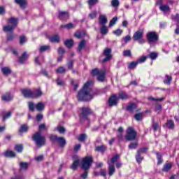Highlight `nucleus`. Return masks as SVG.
Returning <instances> with one entry per match:
<instances>
[{
    "label": "nucleus",
    "mask_w": 179,
    "mask_h": 179,
    "mask_svg": "<svg viewBox=\"0 0 179 179\" xmlns=\"http://www.w3.org/2000/svg\"><path fill=\"white\" fill-rule=\"evenodd\" d=\"M78 166H79V159L73 162L71 169H72V170H76L78 169Z\"/></svg>",
    "instance_id": "obj_40"
},
{
    "label": "nucleus",
    "mask_w": 179,
    "mask_h": 179,
    "mask_svg": "<svg viewBox=\"0 0 179 179\" xmlns=\"http://www.w3.org/2000/svg\"><path fill=\"white\" fill-rule=\"evenodd\" d=\"M139 152L140 151H137V155L136 156L137 163H141V162L143 160V157L141 156V153H139Z\"/></svg>",
    "instance_id": "obj_46"
},
{
    "label": "nucleus",
    "mask_w": 179,
    "mask_h": 179,
    "mask_svg": "<svg viewBox=\"0 0 179 179\" xmlns=\"http://www.w3.org/2000/svg\"><path fill=\"white\" fill-rule=\"evenodd\" d=\"M28 106H29V111H34V108H36V106L34 105V103L28 102Z\"/></svg>",
    "instance_id": "obj_51"
},
{
    "label": "nucleus",
    "mask_w": 179,
    "mask_h": 179,
    "mask_svg": "<svg viewBox=\"0 0 179 179\" xmlns=\"http://www.w3.org/2000/svg\"><path fill=\"white\" fill-rule=\"evenodd\" d=\"M90 113H92V111L89 108H83L80 115V120H86L87 118V115L90 114Z\"/></svg>",
    "instance_id": "obj_9"
},
{
    "label": "nucleus",
    "mask_w": 179,
    "mask_h": 179,
    "mask_svg": "<svg viewBox=\"0 0 179 179\" xmlns=\"http://www.w3.org/2000/svg\"><path fill=\"white\" fill-rule=\"evenodd\" d=\"M27 41V39L26 38V36H21L20 37V44H24Z\"/></svg>",
    "instance_id": "obj_56"
},
{
    "label": "nucleus",
    "mask_w": 179,
    "mask_h": 179,
    "mask_svg": "<svg viewBox=\"0 0 179 179\" xmlns=\"http://www.w3.org/2000/svg\"><path fill=\"white\" fill-rule=\"evenodd\" d=\"M12 115V112L9 111L6 115L3 116V121H5L6 120H8V118H10V117Z\"/></svg>",
    "instance_id": "obj_57"
},
{
    "label": "nucleus",
    "mask_w": 179,
    "mask_h": 179,
    "mask_svg": "<svg viewBox=\"0 0 179 179\" xmlns=\"http://www.w3.org/2000/svg\"><path fill=\"white\" fill-rule=\"evenodd\" d=\"M73 27H75V25H73L72 23L61 25L62 29H67L68 30L70 29H73Z\"/></svg>",
    "instance_id": "obj_39"
},
{
    "label": "nucleus",
    "mask_w": 179,
    "mask_h": 179,
    "mask_svg": "<svg viewBox=\"0 0 179 179\" xmlns=\"http://www.w3.org/2000/svg\"><path fill=\"white\" fill-rule=\"evenodd\" d=\"M156 155H157V159L158 161V164H162V163H163V159L162 158V154L157 152Z\"/></svg>",
    "instance_id": "obj_50"
},
{
    "label": "nucleus",
    "mask_w": 179,
    "mask_h": 179,
    "mask_svg": "<svg viewBox=\"0 0 179 179\" xmlns=\"http://www.w3.org/2000/svg\"><path fill=\"white\" fill-rule=\"evenodd\" d=\"M27 58H29V55H27V52H24L19 58L20 64H24L27 61Z\"/></svg>",
    "instance_id": "obj_20"
},
{
    "label": "nucleus",
    "mask_w": 179,
    "mask_h": 179,
    "mask_svg": "<svg viewBox=\"0 0 179 179\" xmlns=\"http://www.w3.org/2000/svg\"><path fill=\"white\" fill-rule=\"evenodd\" d=\"M15 38V34L13 33H10V34L7 35V40L8 41H12Z\"/></svg>",
    "instance_id": "obj_59"
},
{
    "label": "nucleus",
    "mask_w": 179,
    "mask_h": 179,
    "mask_svg": "<svg viewBox=\"0 0 179 179\" xmlns=\"http://www.w3.org/2000/svg\"><path fill=\"white\" fill-rule=\"evenodd\" d=\"M57 129L59 134H64L65 133V128L62 127H57Z\"/></svg>",
    "instance_id": "obj_64"
},
{
    "label": "nucleus",
    "mask_w": 179,
    "mask_h": 179,
    "mask_svg": "<svg viewBox=\"0 0 179 179\" xmlns=\"http://www.w3.org/2000/svg\"><path fill=\"white\" fill-rule=\"evenodd\" d=\"M171 19L172 20H173L174 22H177V23H179V14L177 13L175 15H172L171 16Z\"/></svg>",
    "instance_id": "obj_55"
},
{
    "label": "nucleus",
    "mask_w": 179,
    "mask_h": 179,
    "mask_svg": "<svg viewBox=\"0 0 179 179\" xmlns=\"http://www.w3.org/2000/svg\"><path fill=\"white\" fill-rule=\"evenodd\" d=\"M24 97L27 99H33V90L30 89H24L21 90Z\"/></svg>",
    "instance_id": "obj_11"
},
{
    "label": "nucleus",
    "mask_w": 179,
    "mask_h": 179,
    "mask_svg": "<svg viewBox=\"0 0 179 179\" xmlns=\"http://www.w3.org/2000/svg\"><path fill=\"white\" fill-rule=\"evenodd\" d=\"M127 110L129 111V113H135L136 111V104L131 103L127 107Z\"/></svg>",
    "instance_id": "obj_18"
},
{
    "label": "nucleus",
    "mask_w": 179,
    "mask_h": 179,
    "mask_svg": "<svg viewBox=\"0 0 179 179\" xmlns=\"http://www.w3.org/2000/svg\"><path fill=\"white\" fill-rule=\"evenodd\" d=\"M2 100H3V101H10L11 100H13V96H12L10 93L7 92L2 96Z\"/></svg>",
    "instance_id": "obj_21"
},
{
    "label": "nucleus",
    "mask_w": 179,
    "mask_h": 179,
    "mask_svg": "<svg viewBox=\"0 0 179 179\" xmlns=\"http://www.w3.org/2000/svg\"><path fill=\"white\" fill-rule=\"evenodd\" d=\"M133 40L138 41L139 44H145V41L143 39V29H138L133 35Z\"/></svg>",
    "instance_id": "obj_5"
},
{
    "label": "nucleus",
    "mask_w": 179,
    "mask_h": 179,
    "mask_svg": "<svg viewBox=\"0 0 179 179\" xmlns=\"http://www.w3.org/2000/svg\"><path fill=\"white\" fill-rule=\"evenodd\" d=\"M171 80H173V78H171V76L166 75L165 76V80H164V83H165L166 85H170V83H171Z\"/></svg>",
    "instance_id": "obj_38"
},
{
    "label": "nucleus",
    "mask_w": 179,
    "mask_h": 179,
    "mask_svg": "<svg viewBox=\"0 0 179 179\" xmlns=\"http://www.w3.org/2000/svg\"><path fill=\"white\" fill-rule=\"evenodd\" d=\"M89 17H90V19H96L97 17V11L94 10L90 13L89 14Z\"/></svg>",
    "instance_id": "obj_47"
},
{
    "label": "nucleus",
    "mask_w": 179,
    "mask_h": 179,
    "mask_svg": "<svg viewBox=\"0 0 179 179\" xmlns=\"http://www.w3.org/2000/svg\"><path fill=\"white\" fill-rule=\"evenodd\" d=\"M44 103L41 102H39L35 105V108L37 110V111H43V110H44Z\"/></svg>",
    "instance_id": "obj_30"
},
{
    "label": "nucleus",
    "mask_w": 179,
    "mask_h": 179,
    "mask_svg": "<svg viewBox=\"0 0 179 179\" xmlns=\"http://www.w3.org/2000/svg\"><path fill=\"white\" fill-rule=\"evenodd\" d=\"M74 62H75L73 60H70L68 62L67 65H68L69 69H72V68H73Z\"/></svg>",
    "instance_id": "obj_60"
},
{
    "label": "nucleus",
    "mask_w": 179,
    "mask_h": 179,
    "mask_svg": "<svg viewBox=\"0 0 179 179\" xmlns=\"http://www.w3.org/2000/svg\"><path fill=\"white\" fill-rule=\"evenodd\" d=\"M136 138V132L134 130V128L129 127L127 131V135L125 138L127 141H134Z\"/></svg>",
    "instance_id": "obj_8"
},
{
    "label": "nucleus",
    "mask_w": 179,
    "mask_h": 179,
    "mask_svg": "<svg viewBox=\"0 0 179 179\" xmlns=\"http://www.w3.org/2000/svg\"><path fill=\"white\" fill-rule=\"evenodd\" d=\"M138 147V143H131L129 145V149H135Z\"/></svg>",
    "instance_id": "obj_63"
},
{
    "label": "nucleus",
    "mask_w": 179,
    "mask_h": 179,
    "mask_svg": "<svg viewBox=\"0 0 179 179\" xmlns=\"http://www.w3.org/2000/svg\"><path fill=\"white\" fill-rule=\"evenodd\" d=\"M117 20L118 18L117 17H114L109 22V27H113V26L117 23Z\"/></svg>",
    "instance_id": "obj_42"
},
{
    "label": "nucleus",
    "mask_w": 179,
    "mask_h": 179,
    "mask_svg": "<svg viewBox=\"0 0 179 179\" xmlns=\"http://www.w3.org/2000/svg\"><path fill=\"white\" fill-rule=\"evenodd\" d=\"M86 134H81L78 137L79 142H85L86 141Z\"/></svg>",
    "instance_id": "obj_52"
},
{
    "label": "nucleus",
    "mask_w": 179,
    "mask_h": 179,
    "mask_svg": "<svg viewBox=\"0 0 179 179\" xmlns=\"http://www.w3.org/2000/svg\"><path fill=\"white\" fill-rule=\"evenodd\" d=\"M50 50V45H43L41 46L39 51L40 52H44L45 51H48Z\"/></svg>",
    "instance_id": "obj_43"
},
{
    "label": "nucleus",
    "mask_w": 179,
    "mask_h": 179,
    "mask_svg": "<svg viewBox=\"0 0 179 179\" xmlns=\"http://www.w3.org/2000/svg\"><path fill=\"white\" fill-rule=\"evenodd\" d=\"M134 118L136 121H141L142 120V113L136 114Z\"/></svg>",
    "instance_id": "obj_61"
},
{
    "label": "nucleus",
    "mask_w": 179,
    "mask_h": 179,
    "mask_svg": "<svg viewBox=\"0 0 179 179\" xmlns=\"http://www.w3.org/2000/svg\"><path fill=\"white\" fill-rule=\"evenodd\" d=\"M108 20L107 19V16L104 15H100L99 17V23L101 26H106Z\"/></svg>",
    "instance_id": "obj_13"
},
{
    "label": "nucleus",
    "mask_w": 179,
    "mask_h": 179,
    "mask_svg": "<svg viewBox=\"0 0 179 179\" xmlns=\"http://www.w3.org/2000/svg\"><path fill=\"white\" fill-rule=\"evenodd\" d=\"M118 103V96L115 94H113L108 100V104L110 107H113V106H117Z\"/></svg>",
    "instance_id": "obj_10"
},
{
    "label": "nucleus",
    "mask_w": 179,
    "mask_h": 179,
    "mask_svg": "<svg viewBox=\"0 0 179 179\" xmlns=\"http://www.w3.org/2000/svg\"><path fill=\"white\" fill-rule=\"evenodd\" d=\"M3 30L5 33H13L15 28L8 24L3 27Z\"/></svg>",
    "instance_id": "obj_19"
},
{
    "label": "nucleus",
    "mask_w": 179,
    "mask_h": 179,
    "mask_svg": "<svg viewBox=\"0 0 179 179\" xmlns=\"http://www.w3.org/2000/svg\"><path fill=\"white\" fill-rule=\"evenodd\" d=\"M15 3L20 5V8H24L27 5L26 0H15Z\"/></svg>",
    "instance_id": "obj_31"
},
{
    "label": "nucleus",
    "mask_w": 179,
    "mask_h": 179,
    "mask_svg": "<svg viewBox=\"0 0 179 179\" xmlns=\"http://www.w3.org/2000/svg\"><path fill=\"white\" fill-rule=\"evenodd\" d=\"M124 57H131V50H127L123 51Z\"/></svg>",
    "instance_id": "obj_62"
},
{
    "label": "nucleus",
    "mask_w": 179,
    "mask_h": 179,
    "mask_svg": "<svg viewBox=\"0 0 179 179\" xmlns=\"http://www.w3.org/2000/svg\"><path fill=\"white\" fill-rule=\"evenodd\" d=\"M138 64H139V62H131L128 66L129 69H134V68H136Z\"/></svg>",
    "instance_id": "obj_41"
},
{
    "label": "nucleus",
    "mask_w": 179,
    "mask_h": 179,
    "mask_svg": "<svg viewBox=\"0 0 179 179\" xmlns=\"http://www.w3.org/2000/svg\"><path fill=\"white\" fill-rule=\"evenodd\" d=\"M98 2H99V0H89L88 5H90V6H93L96 5V3H97Z\"/></svg>",
    "instance_id": "obj_58"
},
{
    "label": "nucleus",
    "mask_w": 179,
    "mask_h": 179,
    "mask_svg": "<svg viewBox=\"0 0 179 179\" xmlns=\"http://www.w3.org/2000/svg\"><path fill=\"white\" fill-rule=\"evenodd\" d=\"M91 74L92 76H97L99 82H104L106 79V71L99 70V69H94L92 71Z\"/></svg>",
    "instance_id": "obj_4"
},
{
    "label": "nucleus",
    "mask_w": 179,
    "mask_h": 179,
    "mask_svg": "<svg viewBox=\"0 0 179 179\" xmlns=\"http://www.w3.org/2000/svg\"><path fill=\"white\" fill-rule=\"evenodd\" d=\"M147 40L149 44L152 45L159 40V36L155 31H150L147 34Z\"/></svg>",
    "instance_id": "obj_7"
},
{
    "label": "nucleus",
    "mask_w": 179,
    "mask_h": 179,
    "mask_svg": "<svg viewBox=\"0 0 179 179\" xmlns=\"http://www.w3.org/2000/svg\"><path fill=\"white\" fill-rule=\"evenodd\" d=\"M64 45H66L67 48H72V45H73V41L72 39L65 41Z\"/></svg>",
    "instance_id": "obj_33"
},
{
    "label": "nucleus",
    "mask_w": 179,
    "mask_h": 179,
    "mask_svg": "<svg viewBox=\"0 0 179 179\" xmlns=\"http://www.w3.org/2000/svg\"><path fill=\"white\" fill-rule=\"evenodd\" d=\"M93 163V158L92 157H85L82 162L81 168L85 170L84 173L81 175L82 178H87V170L90 169L92 166V164Z\"/></svg>",
    "instance_id": "obj_2"
},
{
    "label": "nucleus",
    "mask_w": 179,
    "mask_h": 179,
    "mask_svg": "<svg viewBox=\"0 0 179 179\" xmlns=\"http://www.w3.org/2000/svg\"><path fill=\"white\" fill-rule=\"evenodd\" d=\"M50 43H59V35H54L49 38Z\"/></svg>",
    "instance_id": "obj_24"
},
{
    "label": "nucleus",
    "mask_w": 179,
    "mask_h": 179,
    "mask_svg": "<svg viewBox=\"0 0 179 179\" xmlns=\"http://www.w3.org/2000/svg\"><path fill=\"white\" fill-rule=\"evenodd\" d=\"M93 81H87L83 89L78 92L77 99L79 101H89L94 97L96 92L92 89Z\"/></svg>",
    "instance_id": "obj_1"
},
{
    "label": "nucleus",
    "mask_w": 179,
    "mask_h": 179,
    "mask_svg": "<svg viewBox=\"0 0 179 179\" xmlns=\"http://www.w3.org/2000/svg\"><path fill=\"white\" fill-rule=\"evenodd\" d=\"M1 72L4 75H6V76H8V75H10V73H12V71L9 67H2Z\"/></svg>",
    "instance_id": "obj_26"
},
{
    "label": "nucleus",
    "mask_w": 179,
    "mask_h": 179,
    "mask_svg": "<svg viewBox=\"0 0 179 179\" xmlns=\"http://www.w3.org/2000/svg\"><path fill=\"white\" fill-rule=\"evenodd\" d=\"M85 45H86V41L83 40L81 42H80L78 45V52H80L82 50L85 48Z\"/></svg>",
    "instance_id": "obj_32"
},
{
    "label": "nucleus",
    "mask_w": 179,
    "mask_h": 179,
    "mask_svg": "<svg viewBox=\"0 0 179 179\" xmlns=\"http://www.w3.org/2000/svg\"><path fill=\"white\" fill-rule=\"evenodd\" d=\"M103 55H105L106 58H104L102 61L103 63L107 62V61H110L111 59L112 55H111V49L106 48L103 51Z\"/></svg>",
    "instance_id": "obj_12"
},
{
    "label": "nucleus",
    "mask_w": 179,
    "mask_h": 179,
    "mask_svg": "<svg viewBox=\"0 0 179 179\" xmlns=\"http://www.w3.org/2000/svg\"><path fill=\"white\" fill-rule=\"evenodd\" d=\"M49 138L52 142H57L61 148H64V146L66 145V140H65V138L64 137H58L57 136L50 135Z\"/></svg>",
    "instance_id": "obj_6"
},
{
    "label": "nucleus",
    "mask_w": 179,
    "mask_h": 179,
    "mask_svg": "<svg viewBox=\"0 0 179 179\" xmlns=\"http://www.w3.org/2000/svg\"><path fill=\"white\" fill-rule=\"evenodd\" d=\"M101 34H102L103 36H106L107 33H108V28L106 27V25H102V27L100 28Z\"/></svg>",
    "instance_id": "obj_34"
},
{
    "label": "nucleus",
    "mask_w": 179,
    "mask_h": 179,
    "mask_svg": "<svg viewBox=\"0 0 179 179\" xmlns=\"http://www.w3.org/2000/svg\"><path fill=\"white\" fill-rule=\"evenodd\" d=\"M29 131V127L26 124H22L20 128V132H27Z\"/></svg>",
    "instance_id": "obj_44"
},
{
    "label": "nucleus",
    "mask_w": 179,
    "mask_h": 179,
    "mask_svg": "<svg viewBox=\"0 0 179 179\" xmlns=\"http://www.w3.org/2000/svg\"><path fill=\"white\" fill-rule=\"evenodd\" d=\"M57 73H65L66 72V69L64 68V66H60L56 69Z\"/></svg>",
    "instance_id": "obj_45"
},
{
    "label": "nucleus",
    "mask_w": 179,
    "mask_h": 179,
    "mask_svg": "<svg viewBox=\"0 0 179 179\" xmlns=\"http://www.w3.org/2000/svg\"><path fill=\"white\" fill-rule=\"evenodd\" d=\"M69 17V13L66 11H60L59 12V19L60 20H66Z\"/></svg>",
    "instance_id": "obj_15"
},
{
    "label": "nucleus",
    "mask_w": 179,
    "mask_h": 179,
    "mask_svg": "<svg viewBox=\"0 0 179 179\" xmlns=\"http://www.w3.org/2000/svg\"><path fill=\"white\" fill-rule=\"evenodd\" d=\"M147 57L152 61H155V59H156L159 57V54L156 52H152L148 55H147Z\"/></svg>",
    "instance_id": "obj_27"
},
{
    "label": "nucleus",
    "mask_w": 179,
    "mask_h": 179,
    "mask_svg": "<svg viewBox=\"0 0 179 179\" xmlns=\"http://www.w3.org/2000/svg\"><path fill=\"white\" fill-rule=\"evenodd\" d=\"M8 23L10 24V26H12L14 27V29H15L16 26H17L19 23V20L17 18L10 17L8 20Z\"/></svg>",
    "instance_id": "obj_14"
},
{
    "label": "nucleus",
    "mask_w": 179,
    "mask_h": 179,
    "mask_svg": "<svg viewBox=\"0 0 179 179\" xmlns=\"http://www.w3.org/2000/svg\"><path fill=\"white\" fill-rule=\"evenodd\" d=\"M4 155L6 156V157H15V156H16V154L13 151L7 150L4 153Z\"/></svg>",
    "instance_id": "obj_35"
},
{
    "label": "nucleus",
    "mask_w": 179,
    "mask_h": 179,
    "mask_svg": "<svg viewBox=\"0 0 179 179\" xmlns=\"http://www.w3.org/2000/svg\"><path fill=\"white\" fill-rule=\"evenodd\" d=\"M43 96V92L40 89L32 91V99H37Z\"/></svg>",
    "instance_id": "obj_16"
},
{
    "label": "nucleus",
    "mask_w": 179,
    "mask_h": 179,
    "mask_svg": "<svg viewBox=\"0 0 179 179\" xmlns=\"http://www.w3.org/2000/svg\"><path fill=\"white\" fill-rule=\"evenodd\" d=\"M56 83L57 86H64L65 85V82L59 78L57 79Z\"/></svg>",
    "instance_id": "obj_54"
},
{
    "label": "nucleus",
    "mask_w": 179,
    "mask_h": 179,
    "mask_svg": "<svg viewBox=\"0 0 179 179\" xmlns=\"http://www.w3.org/2000/svg\"><path fill=\"white\" fill-rule=\"evenodd\" d=\"M111 6H113V8H117V7L120 6V1H118V0H112Z\"/></svg>",
    "instance_id": "obj_49"
},
{
    "label": "nucleus",
    "mask_w": 179,
    "mask_h": 179,
    "mask_svg": "<svg viewBox=\"0 0 179 179\" xmlns=\"http://www.w3.org/2000/svg\"><path fill=\"white\" fill-rule=\"evenodd\" d=\"M15 149L18 153H22L23 150V145H17L15 147Z\"/></svg>",
    "instance_id": "obj_48"
},
{
    "label": "nucleus",
    "mask_w": 179,
    "mask_h": 179,
    "mask_svg": "<svg viewBox=\"0 0 179 179\" xmlns=\"http://www.w3.org/2000/svg\"><path fill=\"white\" fill-rule=\"evenodd\" d=\"M118 100H128L129 99V95L127 94V92L124 91H120L118 94Z\"/></svg>",
    "instance_id": "obj_17"
},
{
    "label": "nucleus",
    "mask_w": 179,
    "mask_h": 179,
    "mask_svg": "<svg viewBox=\"0 0 179 179\" xmlns=\"http://www.w3.org/2000/svg\"><path fill=\"white\" fill-rule=\"evenodd\" d=\"M108 164V175L111 176L115 173V166H114V164Z\"/></svg>",
    "instance_id": "obj_22"
},
{
    "label": "nucleus",
    "mask_w": 179,
    "mask_h": 179,
    "mask_svg": "<svg viewBox=\"0 0 179 179\" xmlns=\"http://www.w3.org/2000/svg\"><path fill=\"white\" fill-rule=\"evenodd\" d=\"M29 169V163L27 162H21L20 164V170L26 171Z\"/></svg>",
    "instance_id": "obj_25"
},
{
    "label": "nucleus",
    "mask_w": 179,
    "mask_h": 179,
    "mask_svg": "<svg viewBox=\"0 0 179 179\" xmlns=\"http://www.w3.org/2000/svg\"><path fill=\"white\" fill-rule=\"evenodd\" d=\"M106 150H107V148L103 145L100 146H97L96 148V152H101V153H104V152H106Z\"/></svg>",
    "instance_id": "obj_37"
},
{
    "label": "nucleus",
    "mask_w": 179,
    "mask_h": 179,
    "mask_svg": "<svg viewBox=\"0 0 179 179\" xmlns=\"http://www.w3.org/2000/svg\"><path fill=\"white\" fill-rule=\"evenodd\" d=\"M165 125H166V127H167V128L169 129H173L174 127H176V125L174 124V121L171 120H167V122L165 124Z\"/></svg>",
    "instance_id": "obj_23"
},
{
    "label": "nucleus",
    "mask_w": 179,
    "mask_h": 179,
    "mask_svg": "<svg viewBox=\"0 0 179 179\" xmlns=\"http://www.w3.org/2000/svg\"><path fill=\"white\" fill-rule=\"evenodd\" d=\"M148 55L147 56H143V57H141L138 59L137 62H138V64H143V62H145V61H146V59H148Z\"/></svg>",
    "instance_id": "obj_53"
},
{
    "label": "nucleus",
    "mask_w": 179,
    "mask_h": 179,
    "mask_svg": "<svg viewBox=\"0 0 179 179\" xmlns=\"http://www.w3.org/2000/svg\"><path fill=\"white\" fill-rule=\"evenodd\" d=\"M120 159V155H116L113 157L111 158L110 162H108V164H114V163H117L118 159Z\"/></svg>",
    "instance_id": "obj_36"
},
{
    "label": "nucleus",
    "mask_w": 179,
    "mask_h": 179,
    "mask_svg": "<svg viewBox=\"0 0 179 179\" xmlns=\"http://www.w3.org/2000/svg\"><path fill=\"white\" fill-rule=\"evenodd\" d=\"M32 139L38 148H41V146H44V145H45V137L42 136L40 131L34 134Z\"/></svg>",
    "instance_id": "obj_3"
},
{
    "label": "nucleus",
    "mask_w": 179,
    "mask_h": 179,
    "mask_svg": "<svg viewBox=\"0 0 179 179\" xmlns=\"http://www.w3.org/2000/svg\"><path fill=\"white\" fill-rule=\"evenodd\" d=\"M171 167H173V164H171L170 163L165 164L162 169V171L167 173L168 171H170V170H171Z\"/></svg>",
    "instance_id": "obj_29"
},
{
    "label": "nucleus",
    "mask_w": 179,
    "mask_h": 179,
    "mask_svg": "<svg viewBox=\"0 0 179 179\" xmlns=\"http://www.w3.org/2000/svg\"><path fill=\"white\" fill-rule=\"evenodd\" d=\"M159 9L162 10V12L166 13L169 12V10H170V6H169L167 4H163L159 6Z\"/></svg>",
    "instance_id": "obj_28"
}]
</instances>
